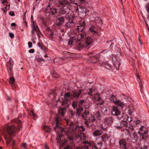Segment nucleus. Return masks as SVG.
I'll use <instances>...</instances> for the list:
<instances>
[{
	"label": "nucleus",
	"mask_w": 149,
	"mask_h": 149,
	"mask_svg": "<svg viewBox=\"0 0 149 149\" xmlns=\"http://www.w3.org/2000/svg\"><path fill=\"white\" fill-rule=\"evenodd\" d=\"M4 136L5 139L6 140L7 139H9V137H8L7 136L6 134V133L4 134Z\"/></svg>",
	"instance_id": "obj_50"
},
{
	"label": "nucleus",
	"mask_w": 149,
	"mask_h": 149,
	"mask_svg": "<svg viewBox=\"0 0 149 149\" xmlns=\"http://www.w3.org/2000/svg\"><path fill=\"white\" fill-rule=\"evenodd\" d=\"M28 45L29 48H30L32 47V44L31 42H29L28 43Z\"/></svg>",
	"instance_id": "obj_45"
},
{
	"label": "nucleus",
	"mask_w": 149,
	"mask_h": 149,
	"mask_svg": "<svg viewBox=\"0 0 149 149\" xmlns=\"http://www.w3.org/2000/svg\"><path fill=\"white\" fill-rule=\"evenodd\" d=\"M32 30L31 33L32 34L35 33V32L36 33H38L40 31V30L36 24V23L31 24Z\"/></svg>",
	"instance_id": "obj_12"
},
{
	"label": "nucleus",
	"mask_w": 149,
	"mask_h": 149,
	"mask_svg": "<svg viewBox=\"0 0 149 149\" xmlns=\"http://www.w3.org/2000/svg\"><path fill=\"white\" fill-rule=\"evenodd\" d=\"M38 46L40 47V46L42 45H40L39 43H38Z\"/></svg>",
	"instance_id": "obj_61"
},
{
	"label": "nucleus",
	"mask_w": 149,
	"mask_h": 149,
	"mask_svg": "<svg viewBox=\"0 0 149 149\" xmlns=\"http://www.w3.org/2000/svg\"><path fill=\"white\" fill-rule=\"evenodd\" d=\"M74 115V112H73L71 111L69 113V115L71 116H73Z\"/></svg>",
	"instance_id": "obj_49"
},
{
	"label": "nucleus",
	"mask_w": 149,
	"mask_h": 149,
	"mask_svg": "<svg viewBox=\"0 0 149 149\" xmlns=\"http://www.w3.org/2000/svg\"><path fill=\"white\" fill-rule=\"evenodd\" d=\"M70 10V8L67 6H63V7L60 8L59 10V13L60 14H65L66 13V17L68 19H71L70 16H69L68 12Z\"/></svg>",
	"instance_id": "obj_7"
},
{
	"label": "nucleus",
	"mask_w": 149,
	"mask_h": 149,
	"mask_svg": "<svg viewBox=\"0 0 149 149\" xmlns=\"http://www.w3.org/2000/svg\"><path fill=\"white\" fill-rule=\"evenodd\" d=\"M93 18H94V19H93V20L97 21L99 19V17L98 16V15L97 14H95L93 16Z\"/></svg>",
	"instance_id": "obj_36"
},
{
	"label": "nucleus",
	"mask_w": 149,
	"mask_h": 149,
	"mask_svg": "<svg viewBox=\"0 0 149 149\" xmlns=\"http://www.w3.org/2000/svg\"><path fill=\"white\" fill-rule=\"evenodd\" d=\"M123 95L124 96V98L125 99H127L128 101H130L131 100V98L130 97L124 95Z\"/></svg>",
	"instance_id": "obj_42"
},
{
	"label": "nucleus",
	"mask_w": 149,
	"mask_h": 149,
	"mask_svg": "<svg viewBox=\"0 0 149 149\" xmlns=\"http://www.w3.org/2000/svg\"><path fill=\"white\" fill-rule=\"evenodd\" d=\"M93 42L92 39L90 37H88L85 39V42L82 43V42L79 43L78 44V48L80 49L86 47L87 46L90 45Z\"/></svg>",
	"instance_id": "obj_4"
},
{
	"label": "nucleus",
	"mask_w": 149,
	"mask_h": 149,
	"mask_svg": "<svg viewBox=\"0 0 149 149\" xmlns=\"http://www.w3.org/2000/svg\"><path fill=\"white\" fill-rule=\"evenodd\" d=\"M144 149H147V147L146 146H145L144 148Z\"/></svg>",
	"instance_id": "obj_64"
},
{
	"label": "nucleus",
	"mask_w": 149,
	"mask_h": 149,
	"mask_svg": "<svg viewBox=\"0 0 149 149\" xmlns=\"http://www.w3.org/2000/svg\"><path fill=\"white\" fill-rule=\"evenodd\" d=\"M90 31L92 33H93L94 34L96 33V32L95 31L94 29V27L93 26H91L89 29Z\"/></svg>",
	"instance_id": "obj_34"
},
{
	"label": "nucleus",
	"mask_w": 149,
	"mask_h": 149,
	"mask_svg": "<svg viewBox=\"0 0 149 149\" xmlns=\"http://www.w3.org/2000/svg\"><path fill=\"white\" fill-rule=\"evenodd\" d=\"M73 43V40L72 38L70 39L68 41V45H70L72 44Z\"/></svg>",
	"instance_id": "obj_40"
},
{
	"label": "nucleus",
	"mask_w": 149,
	"mask_h": 149,
	"mask_svg": "<svg viewBox=\"0 0 149 149\" xmlns=\"http://www.w3.org/2000/svg\"><path fill=\"white\" fill-rule=\"evenodd\" d=\"M144 126L143 125H141L140 127L139 128V130L141 131H144Z\"/></svg>",
	"instance_id": "obj_48"
},
{
	"label": "nucleus",
	"mask_w": 149,
	"mask_h": 149,
	"mask_svg": "<svg viewBox=\"0 0 149 149\" xmlns=\"http://www.w3.org/2000/svg\"><path fill=\"white\" fill-rule=\"evenodd\" d=\"M112 111V114L117 116V118L118 119H120L121 116H123V114H120V111L119 110L117 107L113 106Z\"/></svg>",
	"instance_id": "obj_8"
},
{
	"label": "nucleus",
	"mask_w": 149,
	"mask_h": 149,
	"mask_svg": "<svg viewBox=\"0 0 149 149\" xmlns=\"http://www.w3.org/2000/svg\"><path fill=\"white\" fill-rule=\"evenodd\" d=\"M121 107V109H123L126 108V106L125 104L121 101L118 100L115 104Z\"/></svg>",
	"instance_id": "obj_20"
},
{
	"label": "nucleus",
	"mask_w": 149,
	"mask_h": 149,
	"mask_svg": "<svg viewBox=\"0 0 149 149\" xmlns=\"http://www.w3.org/2000/svg\"><path fill=\"white\" fill-rule=\"evenodd\" d=\"M92 148H95V149H97V146H95L92 147Z\"/></svg>",
	"instance_id": "obj_58"
},
{
	"label": "nucleus",
	"mask_w": 149,
	"mask_h": 149,
	"mask_svg": "<svg viewBox=\"0 0 149 149\" xmlns=\"http://www.w3.org/2000/svg\"><path fill=\"white\" fill-rule=\"evenodd\" d=\"M145 8L147 13H149V3H147L146 5Z\"/></svg>",
	"instance_id": "obj_37"
},
{
	"label": "nucleus",
	"mask_w": 149,
	"mask_h": 149,
	"mask_svg": "<svg viewBox=\"0 0 149 149\" xmlns=\"http://www.w3.org/2000/svg\"><path fill=\"white\" fill-rule=\"evenodd\" d=\"M43 47H44V46L43 45H42L40 46V49L42 50H43Z\"/></svg>",
	"instance_id": "obj_57"
},
{
	"label": "nucleus",
	"mask_w": 149,
	"mask_h": 149,
	"mask_svg": "<svg viewBox=\"0 0 149 149\" xmlns=\"http://www.w3.org/2000/svg\"><path fill=\"white\" fill-rule=\"evenodd\" d=\"M26 144L25 143H23V144H22V146L24 147V148H26Z\"/></svg>",
	"instance_id": "obj_56"
},
{
	"label": "nucleus",
	"mask_w": 149,
	"mask_h": 149,
	"mask_svg": "<svg viewBox=\"0 0 149 149\" xmlns=\"http://www.w3.org/2000/svg\"><path fill=\"white\" fill-rule=\"evenodd\" d=\"M9 35L10 37L11 38H14V34L13 33H9Z\"/></svg>",
	"instance_id": "obj_43"
},
{
	"label": "nucleus",
	"mask_w": 149,
	"mask_h": 149,
	"mask_svg": "<svg viewBox=\"0 0 149 149\" xmlns=\"http://www.w3.org/2000/svg\"><path fill=\"white\" fill-rule=\"evenodd\" d=\"M32 41L33 42L34 44H35L36 43V42L34 40V39H32Z\"/></svg>",
	"instance_id": "obj_59"
},
{
	"label": "nucleus",
	"mask_w": 149,
	"mask_h": 149,
	"mask_svg": "<svg viewBox=\"0 0 149 149\" xmlns=\"http://www.w3.org/2000/svg\"><path fill=\"white\" fill-rule=\"evenodd\" d=\"M136 77L138 79V81L139 82V85L140 86V88H141V90H142V88L143 87L142 85L141 84V80L140 79L139 75L138 74H136Z\"/></svg>",
	"instance_id": "obj_31"
},
{
	"label": "nucleus",
	"mask_w": 149,
	"mask_h": 149,
	"mask_svg": "<svg viewBox=\"0 0 149 149\" xmlns=\"http://www.w3.org/2000/svg\"><path fill=\"white\" fill-rule=\"evenodd\" d=\"M88 94L93 96V99L94 100L97 101H99L100 100V98L99 95L97 93H95V91L93 90L92 88L90 89Z\"/></svg>",
	"instance_id": "obj_9"
},
{
	"label": "nucleus",
	"mask_w": 149,
	"mask_h": 149,
	"mask_svg": "<svg viewBox=\"0 0 149 149\" xmlns=\"http://www.w3.org/2000/svg\"><path fill=\"white\" fill-rule=\"evenodd\" d=\"M79 108L77 109V111H81L83 110V108L82 106H83L86 109L85 111L82 115V117L84 119L86 120L84 122V124L87 127H91V125L90 123L91 122H95L96 120L95 116L92 114L89 113V111L87 109L89 107L88 103L85 102L83 100H81L79 102Z\"/></svg>",
	"instance_id": "obj_2"
},
{
	"label": "nucleus",
	"mask_w": 149,
	"mask_h": 149,
	"mask_svg": "<svg viewBox=\"0 0 149 149\" xmlns=\"http://www.w3.org/2000/svg\"><path fill=\"white\" fill-rule=\"evenodd\" d=\"M85 37V34L80 33L78 36V40L79 41L82 40Z\"/></svg>",
	"instance_id": "obj_24"
},
{
	"label": "nucleus",
	"mask_w": 149,
	"mask_h": 149,
	"mask_svg": "<svg viewBox=\"0 0 149 149\" xmlns=\"http://www.w3.org/2000/svg\"><path fill=\"white\" fill-rule=\"evenodd\" d=\"M31 24L36 23V22H34L33 21V17L32 15H31Z\"/></svg>",
	"instance_id": "obj_39"
},
{
	"label": "nucleus",
	"mask_w": 149,
	"mask_h": 149,
	"mask_svg": "<svg viewBox=\"0 0 149 149\" xmlns=\"http://www.w3.org/2000/svg\"><path fill=\"white\" fill-rule=\"evenodd\" d=\"M101 138L102 141H104V139H109V137L106 134H104L101 136Z\"/></svg>",
	"instance_id": "obj_35"
},
{
	"label": "nucleus",
	"mask_w": 149,
	"mask_h": 149,
	"mask_svg": "<svg viewBox=\"0 0 149 149\" xmlns=\"http://www.w3.org/2000/svg\"><path fill=\"white\" fill-rule=\"evenodd\" d=\"M85 0H77L78 2L81 3L84 2Z\"/></svg>",
	"instance_id": "obj_53"
},
{
	"label": "nucleus",
	"mask_w": 149,
	"mask_h": 149,
	"mask_svg": "<svg viewBox=\"0 0 149 149\" xmlns=\"http://www.w3.org/2000/svg\"><path fill=\"white\" fill-rule=\"evenodd\" d=\"M15 81V79L13 77H10L9 80V83L13 85L14 84V82Z\"/></svg>",
	"instance_id": "obj_32"
},
{
	"label": "nucleus",
	"mask_w": 149,
	"mask_h": 149,
	"mask_svg": "<svg viewBox=\"0 0 149 149\" xmlns=\"http://www.w3.org/2000/svg\"><path fill=\"white\" fill-rule=\"evenodd\" d=\"M31 112L32 113V114H33V118H34V119H35V118L36 117H37V116L36 115H35V114L34 113H33V112L32 111H31Z\"/></svg>",
	"instance_id": "obj_54"
},
{
	"label": "nucleus",
	"mask_w": 149,
	"mask_h": 149,
	"mask_svg": "<svg viewBox=\"0 0 149 149\" xmlns=\"http://www.w3.org/2000/svg\"><path fill=\"white\" fill-rule=\"evenodd\" d=\"M136 125H141L142 123V122L139 120H137L136 121Z\"/></svg>",
	"instance_id": "obj_41"
},
{
	"label": "nucleus",
	"mask_w": 149,
	"mask_h": 149,
	"mask_svg": "<svg viewBox=\"0 0 149 149\" xmlns=\"http://www.w3.org/2000/svg\"><path fill=\"white\" fill-rule=\"evenodd\" d=\"M81 23L76 28V29L78 31H81L84 29L85 26V23L84 21H81Z\"/></svg>",
	"instance_id": "obj_18"
},
{
	"label": "nucleus",
	"mask_w": 149,
	"mask_h": 149,
	"mask_svg": "<svg viewBox=\"0 0 149 149\" xmlns=\"http://www.w3.org/2000/svg\"><path fill=\"white\" fill-rule=\"evenodd\" d=\"M74 0H60L59 1L60 5L63 6L69 3L70 2L71 3H73Z\"/></svg>",
	"instance_id": "obj_17"
},
{
	"label": "nucleus",
	"mask_w": 149,
	"mask_h": 149,
	"mask_svg": "<svg viewBox=\"0 0 149 149\" xmlns=\"http://www.w3.org/2000/svg\"><path fill=\"white\" fill-rule=\"evenodd\" d=\"M81 93V90H78L74 91L73 93V96L74 97L78 98Z\"/></svg>",
	"instance_id": "obj_21"
},
{
	"label": "nucleus",
	"mask_w": 149,
	"mask_h": 149,
	"mask_svg": "<svg viewBox=\"0 0 149 149\" xmlns=\"http://www.w3.org/2000/svg\"><path fill=\"white\" fill-rule=\"evenodd\" d=\"M113 119L111 117H109L104 120V123L109 125H111L113 123Z\"/></svg>",
	"instance_id": "obj_16"
},
{
	"label": "nucleus",
	"mask_w": 149,
	"mask_h": 149,
	"mask_svg": "<svg viewBox=\"0 0 149 149\" xmlns=\"http://www.w3.org/2000/svg\"><path fill=\"white\" fill-rule=\"evenodd\" d=\"M148 13V17H147V19H148L149 20V13Z\"/></svg>",
	"instance_id": "obj_63"
},
{
	"label": "nucleus",
	"mask_w": 149,
	"mask_h": 149,
	"mask_svg": "<svg viewBox=\"0 0 149 149\" xmlns=\"http://www.w3.org/2000/svg\"><path fill=\"white\" fill-rule=\"evenodd\" d=\"M69 139L70 140H72L73 139V138L74 136H76L77 135L78 137L79 136L80 137V138H81V136H83L84 138L83 139H84L85 138V136H84V133H79L78 135L77 134L76 135H74V134H71L70 133H66Z\"/></svg>",
	"instance_id": "obj_11"
},
{
	"label": "nucleus",
	"mask_w": 149,
	"mask_h": 149,
	"mask_svg": "<svg viewBox=\"0 0 149 149\" xmlns=\"http://www.w3.org/2000/svg\"><path fill=\"white\" fill-rule=\"evenodd\" d=\"M99 110L101 111V113H103L107 111V108L105 107H100Z\"/></svg>",
	"instance_id": "obj_27"
},
{
	"label": "nucleus",
	"mask_w": 149,
	"mask_h": 149,
	"mask_svg": "<svg viewBox=\"0 0 149 149\" xmlns=\"http://www.w3.org/2000/svg\"><path fill=\"white\" fill-rule=\"evenodd\" d=\"M76 11L78 13V15L82 14L85 15L86 13V9L85 8L79 7L76 8Z\"/></svg>",
	"instance_id": "obj_14"
},
{
	"label": "nucleus",
	"mask_w": 149,
	"mask_h": 149,
	"mask_svg": "<svg viewBox=\"0 0 149 149\" xmlns=\"http://www.w3.org/2000/svg\"><path fill=\"white\" fill-rule=\"evenodd\" d=\"M10 7V5H9L6 6L5 8H2L1 9L3 10V13L5 14L6 13L7 10L9 9Z\"/></svg>",
	"instance_id": "obj_29"
},
{
	"label": "nucleus",
	"mask_w": 149,
	"mask_h": 149,
	"mask_svg": "<svg viewBox=\"0 0 149 149\" xmlns=\"http://www.w3.org/2000/svg\"><path fill=\"white\" fill-rule=\"evenodd\" d=\"M67 118L65 120L66 122L67 126L65 129L61 128L60 127L59 121L60 119L58 117L56 118V126L54 127V129L56 131L57 130L56 128H60L61 132H65L66 133H70L71 134H74V135H77V131H79V133L80 132H83L85 130V129L82 125L79 126L77 123H74Z\"/></svg>",
	"instance_id": "obj_1"
},
{
	"label": "nucleus",
	"mask_w": 149,
	"mask_h": 149,
	"mask_svg": "<svg viewBox=\"0 0 149 149\" xmlns=\"http://www.w3.org/2000/svg\"><path fill=\"white\" fill-rule=\"evenodd\" d=\"M16 26V24L15 23H12L11 24V26Z\"/></svg>",
	"instance_id": "obj_55"
},
{
	"label": "nucleus",
	"mask_w": 149,
	"mask_h": 149,
	"mask_svg": "<svg viewBox=\"0 0 149 149\" xmlns=\"http://www.w3.org/2000/svg\"><path fill=\"white\" fill-rule=\"evenodd\" d=\"M77 104L76 102H73L72 104V106L74 108H75L77 106Z\"/></svg>",
	"instance_id": "obj_38"
},
{
	"label": "nucleus",
	"mask_w": 149,
	"mask_h": 149,
	"mask_svg": "<svg viewBox=\"0 0 149 149\" xmlns=\"http://www.w3.org/2000/svg\"><path fill=\"white\" fill-rule=\"evenodd\" d=\"M46 11L49 12L53 15H55L57 12V9L56 8H52L49 5L47 8H46Z\"/></svg>",
	"instance_id": "obj_15"
},
{
	"label": "nucleus",
	"mask_w": 149,
	"mask_h": 149,
	"mask_svg": "<svg viewBox=\"0 0 149 149\" xmlns=\"http://www.w3.org/2000/svg\"><path fill=\"white\" fill-rule=\"evenodd\" d=\"M2 3L3 4H4V3H7V0H3V1H2Z\"/></svg>",
	"instance_id": "obj_52"
},
{
	"label": "nucleus",
	"mask_w": 149,
	"mask_h": 149,
	"mask_svg": "<svg viewBox=\"0 0 149 149\" xmlns=\"http://www.w3.org/2000/svg\"><path fill=\"white\" fill-rule=\"evenodd\" d=\"M65 100H64L62 103V108H59L58 111V113L62 116H63L66 112V109L67 107L68 106V104H67V101L70 100L71 99V96L70 93H67L64 95Z\"/></svg>",
	"instance_id": "obj_3"
},
{
	"label": "nucleus",
	"mask_w": 149,
	"mask_h": 149,
	"mask_svg": "<svg viewBox=\"0 0 149 149\" xmlns=\"http://www.w3.org/2000/svg\"><path fill=\"white\" fill-rule=\"evenodd\" d=\"M86 145L84 147H83L81 149H88V147L91 146V144L89 142H85Z\"/></svg>",
	"instance_id": "obj_26"
},
{
	"label": "nucleus",
	"mask_w": 149,
	"mask_h": 149,
	"mask_svg": "<svg viewBox=\"0 0 149 149\" xmlns=\"http://www.w3.org/2000/svg\"><path fill=\"white\" fill-rule=\"evenodd\" d=\"M70 17H72V18H71V21L70 22H67L66 24V27H70L73 26L74 25V23L72 21L73 16H70Z\"/></svg>",
	"instance_id": "obj_23"
},
{
	"label": "nucleus",
	"mask_w": 149,
	"mask_h": 149,
	"mask_svg": "<svg viewBox=\"0 0 149 149\" xmlns=\"http://www.w3.org/2000/svg\"><path fill=\"white\" fill-rule=\"evenodd\" d=\"M110 100L111 102H113L114 103V104H115L116 101H117L118 100L116 99V97L113 95L111 96L110 97Z\"/></svg>",
	"instance_id": "obj_28"
},
{
	"label": "nucleus",
	"mask_w": 149,
	"mask_h": 149,
	"mask_svg": "<svg viewBox=\"0 0 149 149\" xmlns=\"http://www.w3.org/2000/svg\"><path fill=\"white\" fill-rule=\"evenodd\" d=\"M43 59L41 57H39L37 58V60L39 62L41 61H43Z\"/></svg>",
	"instance_id": "obj_51"
},
{
	"label": "nucleus",
	"mask_w": 149,
	"mask_h": 149,
	"mask_svg": "<svg viewBox=\"0 0 149 149\" xmlns=\"http://www.w3.org/2000/svg\"><path fill=\"white\" fill-rule=\"evenodd\" d=\"M119 143L121 148L124 149H129L127 147L126 141L125 139H123L120 140Z\"/></svg>",
	"instance_id": "obj_13"
},
{
	"label": "nucleus",
	"mask_w": 149,
	"mask_h": 149,
	"mask_svg": "<svg viewBox=\"0 0 149 149\" xmlns=\"http://www.w3.org/2000/svg\"><path fill=\"white\" fill-rule=\"evenodd\" d=\"M64 22V18L63 17H58L56 21V24L58 25H61Z\"/></svg>",
	"instance_id": "obj_19"
},
{
	"label": "nucleus",
	"mask_w": 149,
	"mask_h": 149,
	"mask_svg": "<svg viewBox=\"0 0 149 149\" xmlns=\"http://www.w3.org/2000/svg\"><path fill=\"white\" fill-rule=\"evenodd\" d=\"M29 52L31 53H33L34 52V50L33 49H31L29 51Z\"/></svg>",
	"instance_id": "obj_47"
},
{
	"label": "nucleus",
	"mask_w": 149,
	"mask_h": 149,
	"mask_svg": "<svg viewBox=\"0 0 149 149\" xmlns=\"http://www.w3.org/2000/svg\"><path fill=\"white\" fill-rule=\"evenodd\" d=\"M16 129L14 125H12L7 127V131L8 134L10 135L14 133Z\"/></svg>",
	"instance_id": "obj_10"
},
{
	"label": "nucleus",
	"mask_w": 149,
	"mask_h": 149,
	"mask_svg": "<svg viewBox=\"0 0 149 149\" xmlns=\"http://www.w3.org/2000/svg\"><path fill=\"white\" fill-rule=\"evenodd\" d=\"M95 115L97 118L100 117L101 116V112L100 111H97L95 113Z\"/></svg>",
	"instance_id": "obj_33"
},
{
	"label": "nucleus",
	"mask_w": 149,
	"mask_h": 149,
	"mask_svg": "<svg viewBox=\"0 0 149 149\" xmlns=\"http://www.w3.org/2000/svg\"><path fill=\"white\" fill-rule=\"evenodd\" d=\"M68 148H69L67 146L66 147H65L64 148V149H68Z\"/></svg>",
	"instance_id": "obj_62"
},
{
	"label": "nucleus",
	"mask_w": 149,
	"mask_h": 149,
	"mask_svg": "<svg viewBox=\"0 0 149 149\" xmlns=\"http://www.w3.org/2000/svg\"><path fill=\"white\" fill-rule=\"evenodd\" d=\"M14 65L13 61V59L10 57V60L6 64L8 74L10 75L12 74V68Z\"/></svg>",
	"instance_id": "obj_5"
},
{
	"label": "nucleus",
	"mask_w": 149,
	"mask_h": 149,
	"mask_svg": "<svg viewBox=\"0 0 149 149\" xmlns=\"http://www.w3.org/2000/svg\"><path fill=\"white\" fill-rule=\"evenodd\" d=\"M58 135H59V138H61V137H62V135L61 134H58Z\"/></svg>",
	"instance_id": "obj_60"
},
{
	"label": "nucleus",
	"mask_w": 149,
	"mask_h": 149,
	"mask_svg": "<svg viewBox=\"0 0 149 149\" xmlns=\"http://www.w3.org/2000/svg\"><path fill=\"white\" fill-rule=\"evenodd\" d=\"M148 131L147 130H146L144 131V132L143 133H141L140 132V131H139L138 132V133L140 135L141 137L143 139H145V137L143 136V135L144 134H147L148 133Z\"/></svg>",
	"instance_id": "obj_25"
},
{
	"label": "nucleus",
	"mask_w": 149,
	"mask_h": 149,
	"mask_svg": "<svg viewBox=\"0 0 149 149\" xmlns=\"http://www.w3.org/2000/svg\"><path fill=\"white\" fill-rule=\"evenodd\" d=\"M116 124L115 125V126L116 128H121V127H118L121 126L120 121H116L115 122Z\"/></svg>",
	"instance_id": "obj_30"
},
{
	"label": "nucleus",
	"mask_w": 149,
	"mask_h": 149,
	"mask_svg": "<svg viewBox=\"0 0 149 149\" xmlns=\"http://www.w3.org/2000/svg\"><path fill=\"white\" fill-rule=\"evenodd\" d=\"M102 132V131L99 130H96L93 133V136H97L100 135Z\"/></svg>",
	"instance_id": "obj_22"
},
{
	"label": "nucleus",
	"mask_w": 149,
	"mask_h": 149,
	"mask_svg": "<svg viewBox=\"0 0 149 149\" xmlns=\"http://www.w3.org/2000/svg\"><path fill=\"white\" fill-rule=\"evenodd\" d=\"M9 14L11 16H13L15 15V13L13 11H11L9 13Z\"/></svg>",
	"instance_id": "obj_44"
},
{
	"label": "nucleus",
	"mask_w": 149,
	"mask_h": 149,
	"mask_svg": "<svg viewBox=\"0 0 149 149\" xmlns=\"http://www.w3.org/2000/svg\"><path fill=\"white\" fill-rule=\"evenodd\" d=\"M121 119L120 123L121 126L119 127H121V128L123 127H128V123L127 121L129 118V117L126 114H123V116L121 117Z\"/></svg>",
	"instance_id": "obj_6"
},
{
	"label": "nucleus",
	"mask_w": 149,
	"mask_h": 149,
	"mask_svg": "<svg viewBox=\"0 0 149 149\" xmlns=\"http://www.w3.org/2000/svg\"><path fill=\"white\" fill-rule=\"evenodd\" d=\"M97 144L99 147H101L102 146V142H100L97 143Z\"/></svg>",
	"instance_id": "obj_46"
}]
</instances>
